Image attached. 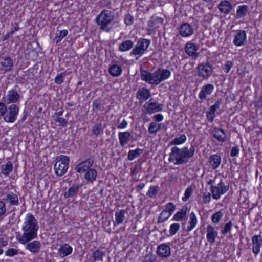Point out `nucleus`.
Here are the masks:
<instances>
[{
	"label": "nucleus",
	"mask_w": 262,
	"mask_h": 262,
	"mask_svg": "<svg viewBox=\"0 0 262 262\" xmlns=\"http://www.w3.org/2000/svg\"><path fill=\"white\" fill-rule=\"evenodd\" d=\"M38 229L36 219L32 214L29 213L26 216L22 227L24 233L23 234H17L16 236V239L19 243L25 245L29 241L37 238Z\"/></svg>",
	"instance_id": "f257e3e1"
},
{
	"label": "nucleus",
	"mask_w": 262,
	"mask_h": 262,
	"mask_svg": "<svg viewBox=\"0 0 262 262\" xmlns=\"http://www.w3.org/2000/svg\"><path fill=\"white\" fill-rule=\"evenodd\" d=\"M195 147L192 144L190 149L187 147L179 148L174 146L171 148V152L168 161L174 162L176 165H181L188 162L189 159L193 157L195 153Z\"/></svg>",
	"instance_id": "f03ea898"
},
{
	"label": "nucleus",
	"mask_w": 262,
	"mask_h": 262,
	"mask_svg": "<svg viewBox=\"0 0 262 262\" xmlns=\"http://www.w3.org/2000/svg\"><path fill=\"white\" fill-rule=\"evenodd\" d=\"M114 13L108 10H103L96 18V22L102 30L110 32L111 28L108 24L114 19Z\"/></svg>",
	"instance_id": "7ed1b4c3"
},
{
	"label": "nucleus",
	"mask_w": 262,
	"mask_h": 262,
	"mask_svg": "<svg viewBox=\"0 0 262 262\" xmlns=\"http://www.w3.org/2000/svg\"><path fill=\"white\" fill-rule=\"evenodd\" d=\"M56 162L54 164L55 173L59 177L63 176L67 171L69 168L70 159L64 155L57 156L56 158Z\"/></svg>",
	"instance_id": "20e7f679"
},
{
	"label": "nucleus",
	"mask_w": 262,
	"mask_h": 262,
	"mask_svg": "<svg viewBox=\"0 0 262 262\" xmlns=\"http://www.w3.org/2000/svg\"><path fill=\"white\" fill-rule=\"evenodd\" d=\"M150 43L151 41L149 39L140 38L138 39L137 44L130 52V55L137 56L136 57V59H138L139 58L143 55L144 52L148 49Z\"/></svg>",
	"instance_id": "39448f33"
},
{
	"label": "nucleus",
	"mask_w": 262,
	"mask_h": 262,
	"mask_svg": "<svg viewBox=\"0 0 262 262\" xmlns=\"http://www.w3.org/2000/svg\"><path fill=\"white\" fill-rule=\"evenodd\" d=\"M198 75L204 79H207L212 75L213 68L209 62L199 63L196 68Z\"/></svg>",
	"instance_id": "423d86ee"
},
{
	"label": "nucleus",
	"mask_w": 262,
	"mask_h": 262,
	"mask_svg": "<svg viewBox=\"0 0 262 262\" xmlns=\"http://www.w3.org/2000/svg\"><path fill=\"white\" fill-rule=\"evenodd\" d=\"M229 189V186L224 185L223 180L218 184L217 186L211 185L210 191L212 194V198L215 200L220 199L221 195L224 194Z\"/></svg>",
	"instance_id": "0eeeda50"
},
{
	"label": "nucleus",
	"mask_w": 262,
	"mask_h": 262,
	"mask_svg": "<svg viewBox=\"0 0 262 262\" xmlns=\"http://www.w3.org/2000/svg\"><path fill=\"white\" fill-rule=\"evenodd\" d=\"M19 108L15 104H12L7 108L6 115L4 117L5 122L8 123L14 122L17 118Z\"/></svg>",
	"instance_id": "6e6552de"
},
{
	"label": "nucleus",
	"mask_w": 262,
	"mask_h": 262,
	"mask_svg": "<svg viewBox=\"0 0 262 262\" xmlns=\"http://www.w3.org/2000/svg\"><path fill=\"white\" fill-rule=\"evenodd\" d=\"M20 99V95L16 89H14L8 91L6 96L3 98V100L7 104L16 103L19 102Z\"/></svg>",
	"instance_id": "1a4fd4ad"
},
{
	"label": "nucleus",
	"mask_w": 262,
	"mask_h": 262,
	"mask_svg": "<svg viewBox=\"0 0 262 262\" xmlns=\"http://www.w3.org/2000/svg\"><path fill=\"white\" fill-rule=\"evenodd\" d=\"M94 162V157H90L85 160L80 162L75 167L76 171L79 173H82L85 172L90 169L93 165Z\"/></svg>",
	"instance_id": "9d476101"
},
{
	"label": "nucleus",
	"mask_w": 262,
	"mask_h": 262,
	"mask_svg": "<svg viewBox=\"0 0 262 262\" xmlns=\"http://www.w3.org/2000/svg\"><path fill=\"white\" fill-rule=\"evenodd\" d=\"M156 71L154 73L150 72L147 70H140L141 78L142 80L148 82L149 84L158 85V81L155 76Z\"/></svg>",
	"instance_id": "9b49d317"
},
{
	"label": "nucleus",
	"mask_w": 262,
	"mask_h": 262,
	"mask_svg": "<svg viewBox=\"0 0 262 262\" xmlns=\"http://www.w3.org/2000/svg\"><path fill=\"white\" fill-rule=\"evenodd\" d=\"M246 33L243 30L236 31V34L234 35L233 43L237 47L244 46L246 43Z\"/></svg>",
	"instance_id": "f8f14e48"
},
{
	"label": "nucleus",
	"mask_w": 262,
	"mask_h": 262,
	"mask_svg": "<svg viewBox=\"0 0 262 262\" xmlns=\"http://www.w3.org/2000/svg\"><path fill=\"white\" fill-rule=\"evenodd\" d=\"M14 62L9 56L2 57L0 58V69L5 72L12 70Z\"/></svg>",
	"instance_id": "ddd939ff"
},
{
	"label": "nucleus",
	"mask_w": 262,
	"mask_h": 262,
	"mask_svg": "<svg viewBox=\"0 0 262 262\" xmlns=\"http://www.w3.org/2000/svg\"><path fill=\"white\" fill-rule=\"evenodd\" d=\"M155 71V76L158 81V85L162 81L168 79L171 75L170 71L167 69L159 68Z\"/></svg>",
	"instance_id": "4468645a"
},
{
	"label": "nucleus",
	"mask_w": 262,
	"mask_h": 262,
	"mask_svg": "<svg viewBox=\"0 0 262 262\" xmlns=\"http://www.w3.org/2000/svg\"><path fill=\"white\" fill-rule=\"evenodd\" d=\"M213 138L220 142L223 143L227 140V135L224 130L221 128L214 127L210 130Z\"/></svg>",
	"instance_id": "2eb2a0df"
},
{
	"label": "nucleus",
	"mask_w": 262,
	"mask_h": 262,
	"mask_svg": "<svg viewBox=\"0 0 262 262\" xmlns=\"http://www.w3.org/2000/svg\"><path fill=\"white\" fill-rule=\"evenodd\" d=\"M206 238L207 241L211 244H213L215 242V239L218 236V233L215 228L211 225H208L206 228Z\"/></svg>",
	"instance_id": "dca6fc26"
},
{
	"label": "nucleus",
	"mask_w": 262,
	"mask_h": 262,
	"mask_svg": "<svg viewBox=\"0 0 262 262\" xmlns=\"http://www.w3.org/2000/svg\"><path fill=\"white\" fill-rule=\"evenodd\" d=\"M158 255L162 258L169 257L171 254L170 246L166 244H162L158 246L157 250Z\"/></svg>",
	"instance_id": "f3484780"
},
{
	"label": "nucleus",
	"mask_w": 262,
	"mask_h": 262,
	"mask_svg": "<svg viewBox=\"0 0 262 262\" xmlns=\"http://www.w3.org/2000/svg\"><path fill=\"white\" fill-rule=\"evenodd\" d=\"M179 33L183 37H188L193 34V28L188 23H184L179 27Z\"/></svg>",
	"instance_id": "a211bd4d"
},
{
	"label": "nucleus",
	"mask_w": 262,
	"mask_h": 262,
	"mask_svg": "<svg viewBox=\"0 0 262 262\" xmlns=\"http://www.w3.org/2000/svg\"><path fill=\"white\" fill-rule=\"evenodd\" d=\"M144 107L146 110L147 113L152 114L161 111L163 110V105L156 102H146L144 105Z\"/></svg>",
	"instance_id": "6ab92c4d"
},
{
	"label": "nucleus",
	"mask_w": 262,
	"mask_h": 262,
	"mask_svg": "<svg viewBox=\"0 0 262 262\" xmlns=\"http://www.w3.org/2000/svg\"><path fill=\"white\" fill-rule=\"evenodd\" d=\"M253 244L252 252L255 255H257L262 246V236L260 235H255L252 237Z\"/></svg>",
	"instance_id": "aec40b11"
},
{
	"label": "nucleus",
	"mask_w": 262,
	"mask_h": 262,
	"mask_svg": "<svg viewBox=\"0 0 262 262\" xmlns=\"http://www.w3.org/2000/svg\"><path fill=\"white\" fill-rule=\"evenodd\" d=\"M214 89L212 84H207L202 86L200 92L199 94V98L200 100H203L207 97V95H211Z\"/></svg>",
	"instance_id": "412c9836"
},
{
	"label": "nucleus",
	"mask_w": 262,
	"mask_h": 262,
	"mask_svg": "<svg viewBox=\"0 0 262 262\" xmlns=\"http://www.w3.org/2000/svg\"><path fill=\"white\" fill-rule=\"evenodd\" d=\"M198 49L196 45L191 42H187L184 48L186 53L189 56H194L195 58L198 56V53H196Z\"/></svg>",
	"instance_id": "4be33fe9"
},
{
	"label": "nucleus",
	"mask_w": 262,
	"mask_h": 262,
	"mask_svg": "<svg viewBox=\"0 0 262 262\" xmlns=\"http://www.w3.org/2000/svg\"><path fill=\"white\" fill-rule=\"evenodd\" d=\"M3 195L4 197L3 200L9 203L10 205L16 206L18 204V198L17 194L13 192L5 193Z\"/></svg>",
	"instance_id": "5701e85b"
},
{
	"label": "nucleus",
	"mask_w": 262,
	"mask_h": 262,
	"mask_svg": "<svg viewBox=\"0 0 262 262\" xmlns=\"http://www.w3.org/2000/svg\"><path fill=\"white\" fill-rule=\"evenodd\" d=\"M26 244V249L29 250L32 253H38L41 247V244L38 241H33L30 243L28 242Z\"/></svg>",
	"instance_id": "b1692460"
},
{
	"label": "nucleus",
	"mask_w": 262,
	"mask_h": 262,
	"mask_svg": "<svg viewBox=\"0 0 262 262\" xmlns=\"http://www.w3.org/2000/svg\"><path fill=\"white\" fill-rule=\"evenodd\" d=\"M218 8L222 13L228 14L230 12L233 7L229 1L224 0L219 3Z\"/></svg>",
	"instance_id": "393cba45"
},
{
	"label": "nucleus",
	"mask_w": 262,
	"mask_h": 262,
	"mask_svg": "<svg viewBox=\"0 0 262 262\" xmlns=\"http://www.w3.org/2000/svg\"><path fill=\"white\" fill-rule=\"evenodd\" d=\"M81 187V185L74 184L69 187L68 191L64 193V196L66 198L75 197L78 194L79 188Z\"/></svg>",
	"instance_id": "a878e982"
},
{
	"label": "nucleus",
	"mask_w": 262,
	"mask_h": 262,
	"mask_svg": "<svg viewBox=\"0 0 262 262\" xmlns=\"http://www.w3.org/2000/svg\"><path fill=\"white\" fill-rule=\"evenodd\" d=\"M131 136L129 132H119L118 134L120 144L122 147H124L130 140Z\"/></svg>",
	"instance_id": "bb28decb"
},
{
	"label": "nucleus",
	"mask_w": 262,
	"mask_h": 262,
	"mask_svg": "<svg viewBox=\"0 0 262 262\" xmlns=\"http://www.w3.org/2000/svg\"><path fill=\"white\" fill-rule=\"evenodd\" d=\"M151 97V93L149 90L142 88L139 89L137 92V98L139 100H147Z\"/></svg>",
	"instance_id": "cd10ccee"
},
{
	"label": "nucleus",
	"mask_w": 262,
	"mask_h": 262,
	"mask_svg": "<svg viewBox=\"0 0 262 262\" xmlns=\"http://www.w3.org/2000/svg\"><path fill=\"white\" fill-rule=\"evenodd\" d=\"M187 207L184 206L181 209L178 211L173 216V220L180 221L185 220L187 215Z\"/></svg>",
	"instance_id": "c85d7f7f"
},
{
	"label": "nucleus",
	"mask_w": 262,
	"mask_h": 262,
	"mask_svg": "<svg viewBox=\"0 0 262 262\" xmlns=\"http://www.w3.org/2000/svg\"><path fill=\"white\" fill-rule=\"evenodd\" d=\"M73 251V248L68 244H64L58 249V254L61 257H64L70 255Z\"/></svg>",
	"instance_id": "c756f323"
},
{
	"label": "nucleus",
	"mask_w": 262,
	"mask_h": 262,
	"mask_svg": "<svg viewBox=\"0 0 262 262\" xmlns=\"http://www.w3.org/2000/svg\"><path fill=\"white\" fill-rule=\"evenodd\" d=\"M97 173L96 170L94 168H91L85 172L84 174V179L89 182L92 183L96 179Z\"/></svg>",
	"instance_id": "7c9ffc66"
},
{
	"label": "nucleus",
	"mask_w": 262,
	"mask_h": 262,
	"mask_svg": "<svg viewBox=\"0 0 262 262\" xmlns=\"http://www.w3.org/2000/svg\"><path fill=\"white\" fill-rule=\"evenodd\" d=\"M197 223L198 219L196 216L194 212H192L189 215V226L187 227V231L190 232L196 226Z\"/></svg>",
	"instance_id": "2f4dec72"
},
{
	"label": "nucleus",
	"mask_w": 262,
	"mask_h": 262,
	"mask_svg": "<svg viewBox=\"0 0 262 262\" xmlns=\"http://www.w3.org/2000/svg\"><path fill=\"white\" fill-rule=\"evenodd\" d=\"M126 211L124 209L119 210L115 212V221L114 222V225L116 226L122 223L125 219Z\"/></svg>",
	"instance_id": "473e14b6"
},
{
	"label": "nucleus",
	"mask_w": 262,
	"mask_h": 262,
	"mask_svg": "<svg viewBox=\"0 0 262 262\" xmlns=\"http://www.w3.org/2000/svg\"><path fill=\"white\" fill-rule=\"evenodd\" d=\"M221 162V158L220 156L217 155H213L209 157V163L212 166L213 169H216Z\"/></svg>",
	"instance_id": "72a5a7b5"
},
{
	"label": "nucleus",
	"mask_w": 262,
	"mask_h": 262,
	"mask_svg": "<svg viewBox=\"0 0 262 262\" xmlns=\"http://www.w3.org/2000/svg\"><path fill=\"white\" fill-rule=\"evenodd\" d=\"M134 42L131 40H126L123 41L119 46V50L125 52L129 50L134 47Z\"/></svg>",
	"instance_id": "f704fd0d"
},
{
	"label": "nucleus",
	"mask_w": 262,
	"mask_h": 262,
	"mask_svg": "<svg viewBox=\"0 0 262 262\" xmlns=\"http://www.w3.org/2000/svg\"><path fill=\"white\" fill-rule=\"evenodd\" d=\"M13 164L10 161H8L5 164L1 166V172L6 176H8L12 172L13 169Z\"/></svg>",
	"instance_id": "c9c22d12"
},
{
	"label": "nucleus",
	"mask_w": 262,
	"mask_h": 262,
	"mask_svg": "<svg viewBox=\"0 0 262 262\" xmlns=\"http://www.w3.org/2000/svg\"><path fill=\"white\" fill-rule=\"evenodd\" d=\"M249 10V7L247 5H241L236 11V18L237 19L241 18L244 17Z\"/></svg>",
	"instance_id": "e433bc0d"
},
{
	"label": "nucleus",
	"mask_w": 262,
	"mask_h": 262,
	"mask_svg": "<svg viewBox=\"0 0 262 262\" xmlns=\"http://www.w3.org/2000/svg\"><path fill=\"white\" fill-rule=\"evenodd\" d=\"M110 74L113 77H118L122 73V68L117 64H113L109 68Z\"/></svg>",
	"instance_id": "4c0bfd02"
},
{
	"label": "nucleus",
	"mask_w": 262,
	"mask_h": 262,
	"mask_svg": "<svg viewBox=\"0 0 262 262\" xmlns=\"http://www.w3.org/2000/svg\"><path fill=\"white\" fill-rule=\"evenodd\" d=\"M187 140V137L185 134H181L179 137H176L173 140H171L169 143V146L180 145Z\"/></svg>",
	"instance_id": "58836bf2"
},
{
	"label": "nucleus",
	"mask_w": 262,
	"mask_h": 262,
	"mask_svg": "<svg viewBox=\"0 0 262 262\" xmlns=\"http://www.w3.org/2000/svg\"><path fill=\"white\" fill-rule=\"evenodd\" d=\"M143 150L140 148H137L135 150H130L128 153V159L130 161H132L134 159L140 156L143 153Z\"/></svg>",
	"instance_id": "ea45409f"
},
{
	"label": "nucleus",
	"mask_w": 262,
	"mask_h": 262,
	"mask_svg": "<svg viewBox=\"0 0 262 262\" xmlns=\"http://www.w3.org/2000/svg\"><path fill=\"white\" fill-rule=\"evenodd\" d=\"M103 128L104 127L102 126L101 123H97L93 127L92 132L94 136H97L103 134Z\"/></svg>",
	"instance_id": "a19ab883"
},
{
	"label": "nucleus",
	"mask_w": 262,
	"mask_h": 262,
	"mask_svg": "<svg viewBox=\"0 0 262 262\" xmlns=\"http://www.w3.org/2000/svg\"><path fill=\"white\" fill-rule=\"evenodd\" d=\"M105 255L104 252L97 249L92 253V257L95 261H102L103 257Z\"/></svg>",
	"instance_id": "79ce46f5"
},
{
	"label": "nucleus",
	"mask_w": 262,
	"mask_h": 262,
	"mask_svg": "<svg viewBox=\"0 0 262 262\" xmlns=\"http://www.w3.org/2000/svg\"><path fill=\"white\" fill-rule=\"evenodd\" d=\"M195 186L194 184L191 185L185 190L184 196L182 198L183 201H186L192 195L193 190L195 189Z\"/></svg>",
	"instance_id": "37998d69"
},
{
	"label": "nucleus",
	"mask_w": 262,
	"mask_h": 262,
	"mask_svg": "<svg viewBox=\"0 0 262 262\" xmlns=\"http://www.w3.org/2000/svg\"><path fill=\"white\" fill-rule=\"evenodd\" d=\"M160 124H157L155 122H151L150 123L148 127V131L150 134H155L160 130Z\"/></svg>",
	"instance_id": "c03bdc74"
},
{
	"label": "nucleus",
	"mask_w": 262,
	"mask_h": 262,
	"mask_svg": "<svg viewBox=\"0 0 262 262\" xmlns=\"http://www.w3.org/2000/svg\"><path fill=\"white\" fill-rule=\"evenodd\" d=\"M68 31L67 30H62L60 31L59 35L57 34L54 38V41L56 44L58 43L64 37L68 34Z\"/></svg>",
	"instance_id": "a18cd8bd"
},
{
	"label": "nucleus",
	"mask_w": 262,
	"mask_h": 262,
	"mask_svg": "<svg viewBox=\"0 0 262 262\" xmlns=\"http://www.w3.org/2000/svg\"><path fill=\"white\" fill-rule=\"evenodd\" d=\"M159 187L158 186H151L149 187L147 195L150 198H154L157 194L159 190Z\"/></svg>",
	"instance_id": "49530a36"
},
{
	"label": "nucleus",
	"mask_w": 262,
	"mask_h": 262,
	"mask_svg": "<svg viewBox=\"0 0 262 262\" xmlns=\"http://www.w3.org/2000/svg\"><path fill=\"white\" fill-rule=\"evenodd\" d=\"M171 215L163 210L160 214L158 219V223H161L167 220Z\"/></svg>",
	"instance_id": "de8ad7c7"
},
{
	"label": "nucleus",
	"mask_w": 262,
	"mask_h": 262,
	"mask_svg": "<svg viewBox=\"0 0 262 262\" xmlns=\"http://www.w3.org/2000/svg\"><path fill=\"white\" fill-rule=\"evenodd\" d=\"M180 225L179 223H174L170 226L169 233L170 236H173L179 230Z\"/></svg>",
	"instance_id": "09e8293b"
},
{
	"label": "nucleus",
	"mask_w": 262,
	"mask_h": 262,
	"mask_svg": "<svg viewBox=\"0 0 262 262\" xmlns=\"http://www.w3.org/2000/svg\"><path fill=\"white\" fill-rule=\"evenodd\" d=\"M223 216V213L221 211H219L212 215L211 221L214 223H217L220 222Z\"/></svg>",
	"instance_id": "8fccbe9b"
},
{
	"label": "nucleus",
	"mask_w": 262,
	"mask_h": 262,
	"mask_svg": "<svg viewBox=\"0 0 262 262\" xmlns=\"http://www.w3.org/2000/svg\"><path fill=\"white\" fill-rule=\"evenodd\" d=\"M233 226L231 221H229L225 224L224 228L222 230V234L225 235L229 233L232 229Z\"/></svg>",
	"instance_id": "3c124183"
},
{
	"label": "nucleus",
	"mask_w": 262,
	"mask_h": 262,
	"mask_svg": "<svg viewBox=\"0 0 262 262\" xmlns=\"http://www.w3.org/2000/svg\"><path fill=\"white\" fill-rule=\"evenodd\" d=\"M176 206L173 203L169 202L165 206V209L163 210L164 211H166V212L170 215H171L173 212L176 210Z\"/></svg>",
	"instance_id": "603ef678"
},
{
	"label": "nucleus",
	"mask_w": 262,
	"mask_h": 262,
	"mask_svg": "<svg viewBox=\"0 0 262 262\" xmlns=\"http://www.w3.org/2000/svg\"><path fill=\"white\" fill-rule=\"evenodd\" d=\"M66 72H62L58 75L55 78L54 82L57 84H61L63 81V78L66 76Z\"/></svg>",
	"instance_id": "864d4df0"
},
{
	"label": "nucleus",
	"mask_w": 262,
	"mask_h": 262,
	"mask_svg": "<svg viewBox=\"0 0 262 262\" xmlns=\"http://www.w3.org/2000/svg\"><path fill=\"white\" fill-rule=\"evenodd\" d=\"M54 120L56 122L58 123V126L66 127L68 124L67 120L62 117H56L54 118Z\"/></svg>",
	"instance_id": "5fc2aeb1"
},
{
	"label": "nucleus",
	"mask_w": 262,
	"mask_h": 262,
	"mask_svg": "<svg viewBox=\"0 0 262 262\" xmlns=\"http://www.w3.org/2000/svg\"><path fill=\"white\" fill-rule=\"evenodd\" d=\"M134 17L130 14H127L125 15L124 18V22L127 26H130L134 23Z\"/></svg>",
	"instance_id": "6e6d98bb"
},
{
	"label": "nucleus",
	"mask_w": 262,
	"mask_h": 262,
	"mask_svg": "<svg viewBox=\"0 0 262 262\" xmlns=\"http://www.w3.org/2000/svg\"><path fill=\"white\" fill-rule=\"evenodd\" d=\"M156 260V257L151 252L147 253L144 257V262H154Z\"/></svg>",
	"instance_id": "4d7b16f0"
},
{
	"label": "nucleus",
	"mask_w": 262,
	"mask_h": 262,
	"mask_svg": "<svg viewBox=\"0 0 262 262\" xmlns=\"http://www.w3.org/2000/svg\"><path fill=\"white\" fill-rule=\"evenodd\" d=\"M233 67V63L230 61H227L226 63L223 66V70L225 73H227L229 72L230 69Z\"/></svg>",
	"instance_id": "13d9d810"
},
{
	"label": "nucleus",
	"mask_w": 262,
	"mask_h": 262,
	"mask_svg": "<svg viewBox=\"0 0 262 262\" xmlns=\"http://www.w3.org/2000/svg\"><path fill=\"white\" fill-rule=\"evenodd\" d=\"M18 253V251L14 248H10L8 249L6 252L5 254L6 256L12 257L15 255H17Z\"/></svg>",
	"instance_id": "bf43d9fd"
},
{
	"label": "nucleus",
	"mask_w": 262,
	"mask_h": 262,
	"mask_svg": "<svg viewBox=\"0 0 262 262\" xmlns=\"http://www.w3.org/2000/svg\"><path fill=\"white\" fill-rule=\"evenodd\" d=\"M222 104V102L221 100H217L215 102V103L211 106L209 108V110L215 113L216 111L219 109Z\"/></svg>",
	"instance_id": "052dcab7"
},
{
	"label": "nucleus",
	"mask_w": 262,
	"mask_h": 262,
	"mask_svg": "<svg viewBox=\"0 0 262 262\" xmlns=\"http://www.w3.org/2000/svg\"><path fill=\"white\" fill-rule=\"evenodd\" d=\"M101 103L100 100H95L93 101V110H98L101 108Z\"/></svg>",
	"instance_id": "680f3d73"
},
{
	"label": "nucleus",
	"mask_w": 262,
	"mask_h": 262,
	"mask_svg": "<svg viewBox=\"0 0 262 262\" xmlns=\"http://www.w3.org/2000/svg\"><path fill=\"white\" fill-rule=\"evenodd\" d=\"M206 117L210 122H213L215 117V113L212 111L209 110L207 112Z\"/></svg>",
	"instance_id": "e2e57ef3"
},
{
	"label": "nucleus",
	"mask_w": 262,
	"mask_h": 262,
	"mask_svg": "<svg viewBox=\"0 0 262 262\" xmlns=\"http://www.w3.org/2000/svg\"><path fill=\"white\" fill-rule=\"evenodd\" d=\"M239 149L238 146H234L231 148L230 156L232 157H235L239 154Z\"/></svg>",
	"instance_id": "0e129e2a"
},
{
	"label": "nucleus",
	"mask_w": 262,
	"mask_h": 262,
	"mask_svg": "<svg viewBox=\"0 0 262 262\" xmlns=\"http://www.w3.org/2000/svg\"><path fill=\"white\" fill-rule=\"evenodd\" d=\"M211 193L208 192L207 193H204L203 196V201L205 204L209 203L211 200Z\"/></svg>",
	"instance_id": "69168bd1"
},
{
	"label": "nucleus",
	"mask_w": 262,
	"mask_h": 262,
	"mask_svg": "<svg viewBox=\"0 0 262 262\" xmlns=\"http://www.w3.org/2000/svg\"><path fill=\"white\" fill-rule=\"evenodd\" d=\"M7 107L3 102H0V116H3L6 114Z\"/></svg>",
	"instance_id": "338daca9"
},
{
	"label": "nucleus",
	"mask_w": 262,
	"mask_h": 262,
	"mask_svg": "<svg viewBox=\"0 0 262 262\" xmlns=\"http://www.w3.org/2000/svg\"><path fill=\"white\" fill-rule=\"evenodd\" d=\"M6 211V205L4 202L0 201V216L3 215Z\"/></svg>",
	"instance_id": "774afa93"
}]
</instances>
